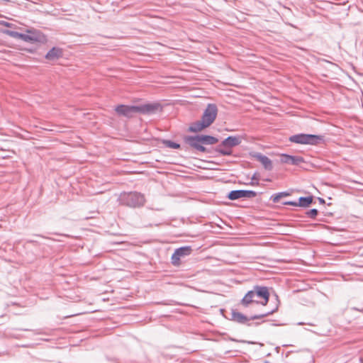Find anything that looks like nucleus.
<instances>
[{
	"label": "nucleus",
	"instance_id": "obj_3",
	"mask_svg": "<svg viewBox=\"0 0 363 363\" xmlns=\"http://www.w3.org/2000/svg\"><path fill=\"white\" fill-rule=\"evenodd\" d=\"M121 205L130 208H140L144 206L145 202V196L143 194L137 191H130L121 193L118 198Z\"/></svg>",
	"mask_w": 363,
	"mask_h": 363
},
{
	"label": "nucleus",
	"instance_id": "obj_2",
	"mask_svg": "<svg viewBox=\"0 0 363 363\" xmlns=\"http://www.w3.org/2000/svg\"><path fill=\"white\" fill-rule=\"evenodd\" d=\"M256 296L257 298L263 299V301H259L260 304L266 306L269 299V292L267 286L255 285L252 290L247 292L244 297L240 301V305L247 308L252 303L251 298Z\"/></svg>",
	"mask_w": 363,
	"mask_h": 363
},
{
	"label": "nucleus",
	"instance_id": "obj_6",
	"mask_svg": "<svg viewBox=\"0 0 363 363\" xmlns=\"http://www.w3.org/2000/svg\"><path fill=\"white\" fill-rule=\"evenodd\" d=\"M218 107L216 104H208L201 116V121L209 127L216 120L218 115Z\"/></svg>",
	"mask_w": 363,
	"mask_h": 363
},
{
	"label": "nucleus",
	"instance_id": "obj_5",
	"mask_svg": "<svg viewBox=\"0 0 363 363\" xmlns=\"http://www.w3.org/2000/svg\"><path fill=\"white\" fill-rule=\"evenodd\" d=\"M27 33H21L20 39L26 43H43L46 42L47 38L40 30L35 29H28Z\"/></svg>",
	"mask_w": 363,
	"mask_h": 363
},
{
	"label": "nucleus",
	"instance_id": "obj_26",
	"mask_svg": "<svg viewBox=\"0 0 363 363\" xmlns=\"http://www.w3.org/2000/svg\"><path fill=\"white\" fill-rule=\"evenodd\" d=\"M1 24L6 27H9V28H11L13 26L12 23L7 22V21H1Z\"/></svg>",
	"mask_w": 363,
	"mask_h": 363
},
{
	"label": "nucleus",
	"instance_id": "obj_24",
	"mask_svg": "<svg viewBox=\"0 0 363 363\" xmlns=\"http://www.w3.org/2000/svg\"><path fill=\"white\" fill-rule=\"evenodd\" d=\"M318 214V211L316 208H312L306 213L307 217L315 219Z\"/></svg>",
	"mask_w": 363,
	"mask_h": 363
},
{
	"label": "nucleus",
	"instance_id": "obj_7",
	"mask_svg": "<svg viewBox=\"0 0 363 363\" xmlns=\"http://www.w3.org/2000/svg\"><path fill=\"white\" fill-rule=\"evenodd\" d=\"M137 106V113L143 115H152L162 112L163 106L160 102L147 103Z\"/></svg>",
	"mask_w": 363,
	"mask_h": 363
},
{
	"label": "nucleus",
	"instance_id": "obj_29",
	"mask_svg": "<svg viewBox=\"0 0 363 363\" xmlns=\"http://www.w3.org/2000/svg\"><path fill=\"white\" fill-rule=\"evenodd\" d=\"M289 25L290 26L293 27V28H296V26H294V25H293V24H291V23H289Z\"/></svg>",
	"mask_w": 363,
	"mask_h": 363
},
{
	"label": "nucleus",
	"instance_id": "obj_8",
	"mask_svg": "<svg viewBox=\"0 0 363 363\" xmlns=\"http://www.w3.org/2000/svg\"><path fill=\"white\" fill-rule=\"evenodd\" d=\"M257 196V192L252 190L238 189L232 190L226 196L229 200L235 201L242 198H254Z\"/></svg>",
	"mask_w": 363,
	"mask_h": 363
},
{
	"label": "nucleus",
	"instance_id": "obj_19",
	"mask_svg": "<svg viewBox=\"0 0 363 363\" xmlns=\"http://www.w3.org/2000/svg\"><path fill=\"white\" fill-rule=\"evenodd\" d=\"M291 195V192L285 191H281L278 193L273 194L270 196V200L272 201L273 203H278L280 200V199L286 196H289Z\"/></svg>",
	"mask_w": 363,
	"mask_h": 363
},
{
	"label": "nucleus",
	"instance_id": "obj_12",
	"mask_svg": "<svg viewBox=\"0 0 363 363\" xmlns=\"http://www.w3.org/2000/svg\"><path fill=\"white\" fill-rule=\"evenodd\" d=\"M241 142L242 138L240 135H230L220 143V146L232 148L239 145Z\"/></svg>",
	"mask_w": 363,
	"mask_h": 363
},
{
	"label": "nucleus",
	"instance_id": "obj_15",
	"mask_svg": "<svg viewBox=\"0 0 363 363\" xmlns=\"http://www.w3.org/2000/svg\"><path fill=\"white\" fill-rule=\"evenodd\" d=\"M206 128L208 127L204 123V122L201 121H197L191 123V125L188 128V132L196 133L204 130Z\"/></svg>",
	"mask_w": 363,
	"mask_h": 363
},
{
	"label": "nucleus",
	"instance_id": "obj_31",
	"mask_svg": "<svg viewBox=\"0 0 363 363\" xmlns=\"http://www.w3.org/2000/svg\"><path fill=\"white\" fill-rule=\"evenodd\" d=\"M264 363H270L269 361H264Z\"/></svg>",
	"mask_w": 363,
	"mask_h": 363
},
{
	"label": "nucleus",
	"instance_id": "obj_1",
	"mask_svg": "<svg viewBox=\"0 0 363 363\" xmlns=\"http://www.w3.org/2000/svg\"><path fill=\"white\" fill-rule=\"evenodd\" d=\"M182 140L184 145L196 152L212 153L214 152L223 156H230L233 154V151L230 147H223L222 148L223 146H220V145L214 149L206 147L207 145L216 144L219 141L218 138L211 135L196 134L184 135Z\"/></svg>",
	"mask_w": 363,
	"mask_h": 363
},
{
	"label": "nucleus",
	"instance_id": "obj_30",
	"mask_svg": "<svg viewBox=\"0 0 363 363\" xmlns=\"http://www.w3.org/2000/svg\"><path fill=\"white\" fill-rule=\"evenodd\" d=\"M265 181L267 182H271V179H266Z\"/></svg>",
	"mask_w": 363,
	"mask_h": 363
},
{
	"label": "nucleus",
	"instance_id": "obj_16",
	"mask_svg": "<svg viewBox=\"0 0 363 363\" xmlns=\"http://www.w3.org/2000/svg\"><path fill=\"white\" fill-rule=\"evenodd\" d=\"M305 138H306V133H298V134L291 135L289 138V140L291 143L305 145Z\"/></svg>",
	"mask_w": 363,
	"mask_h": 363
},
{
	"label": "nucleus",
	"instance_id": "obj_22",
	"mask_svg": "<svg viewBox=\"0 0 363 363\" xmlns=\"http://www.w3.org/2000/svg\"><path fill=\"white\" fill-rule=\"evenodd\" d=\"M180 259H181V257L179 256H178L177 252L174 250V253L172 255V257H171V263L174 266L178 267L181 264Z\"/></svg>",
	"mask_w": 363,
	"mask_h": 363
},
{
	"label": "nucleus",
	"instance_id": "obj_13",
	"mask_svg": "<svg viewBox=\"0 0 363 363\" xmlns=\"http://www.w3.org/2000/svg\"><path fill=\"white\" fill-rule=\"evenodd\" d=\"M325 143V137L320 135L306 134L305 145H317Z\"/></svg>",
	"mask_w": 363,
	"mask_h": 363
},
{
	"label": "nucleus",
	"instance_id": "obj_21",
	"mask_svg": "<svg viewBox=\"0 0 363 363\" xmlns=\"http://www.w3.org/2000/svg\"><path fill=\"white\" fill-rule=\"evenodd\" d=\"M2 33L4 34H6L11 38H18V39H20V36L21 35V33H18L17 31H14V30H9V29H4L3 30Z\"/></svg>",
	"mask_w": 363,
	"mask_h": 363
},
{
	"label": "nucleus",
	"instance_id": "obj_28",
	"mask_svg": "<svg viewBox=\"0 0 363 363\" xmlns=\"http://www.w3.org/2000/svg\"><path fill=\"white\" fill-rule=\"evenodd\" d=\"M318 199L320 204H324L325 203V201L323 198L318 197Z\"/></svg>",
	"mask_w": 363,
	"mask_h": 363
},
{
	"label": "nucleus",
	"instance_id": "obj_9",
	"mask_svg": "<svg viewBox=\"0 0 363 363\" xmlns=\"http://www.w3.org/2000/svg\"><path fill=\"white\" fill-rule=\"evenodd\" d=\"M114 110L118 116L131 118L133 113H137V106L120 104L116 106Z\"/></svg>",
	"mask_w": 363,
	"mask_h": 363
},
{
	"label": "nucleus",
	"instance_id": "obj_27",
	"mask_svg": "<svg viewBox=\"0 0 363 363\" xmlns=\"http://www.w3.org/2000/svg\"><path fill=\"white\" fill-rule=\"evenodd\" d=\"M255 298H256V296H252L251 298L252 303H257V304H259L260 303L259 301L258 300L255 299Z\"/></svg>",
	"mask_w": 363,
	"mask_h": 363
},
{
	"label": "nucleus",
	"instance_id": "obj_4",
	"mask_svg": "<svg viewBox=\"0 0 363 363\" xmlns=\"http://www.w3.org/2000/svg\"><path fill=\"white\" fill-rule=\"evenodd\" d=\"M277 309H278V306H277L274 309H273L270 311H268L264 313L259 314V315H254L250 318H248L247 315L237 311L236 310L233 309L232 313H231V315H232L231 320L236 322L238 323H240V324H246L248 326H251L252 325H258L259 324V323H250L249 321L251 320H257V319H261V318H265V317L274 313L275 311H277Z\"/></svg>",
	"mask_w": 363,
	"mask_h": 363
},
{
	"label": "nucleus",
	"instance_id": "obj_17",
	"mask_svg": "<svg viewBox=\"0 0 363 363\" xmlns=\"http://www.w3.org/2000/svg\"><path fill=\"white\" fill-rule=\"evenodd\" d=\"M313 201V196H301L298 198V204L300 207H308Z\"/></svg>",
	"mask_w": 363,
	"mask_h": 363
},
{
	"label": "nucleus",
	"instance_id": "obj_20",
	"mask_svg": "<svg viewBox=\"0 0 363 363\" xmlns=\"http://www.w3.org/2000/svg\"><path fill=\"white\" fill-rule=\"evenodd\" d=\"M162 143L164 145L165 147H169V148H172V149H176V150H179L181 148L180 144H179L176 142L169 140H164L162 141Z\"/></svg>",
	"mask_w": 363,
	"mask_h": 363
},
{
	"label": "nucleus",
	"instance_id": "obj_14",
	"mask_svg": "<svg viewBox=\"0 0 363 363\" xmlns=\"http://www.w3.org/2000/svg\"><path fill=\"white\" fill-rule=\"evenodd\" d=\"M63 56V50L58 47L52 48L45 55V59L50 61L58 60Z\"/></svg>",
	"mask_w": 363,
	"mask_h": 363
},
{
	"label": "nucleus",
	"instance_id": "obj_25",
	"mask_svg": "<svg viewBox=\"0 0 363 363\" xmlns=\"http://www.w3.org/2000/svg\"><path fill=\"white\" fill-rule=\"evenodd\" d=\"M283 205L298 206V201H284V202H283Z\"/></svg>",
	"mask_w": 363,
	"mask_h": 363
},
{
	"label": "nucleus",
	"instance_id": "obj_11",
	"mask_svg": "<svg viewBox=\"0 0 363 363\" xmlns=\"http://www.w3.org/2000/svg\"><path fill=\"white\" fill-rule=\"evenodd\" d=\"M280 162L284 164L298 165L304 162V159L303 157L301 156H294L288 154H282L280 157Z\"/></svg>",
	"mask_w": 363,
	"mask_h": 363
},
{
	"label": "nucleus",
	"instance_id": "obj_23",
	"mask_svg": "<svg viewBox=\"0 0 363 363\" xmlns=\"http://www.w3.org/2000/svg\"><path fill=\"white\" fill-rule=\"evenodd\" d=\"M245 184L250 186L259 185V179L257 177V173L255 172L251 178V182H250L249 183H245Z\"/></svg>",
	"mask_w": 363,
	"mask_h": 363
},
{
	"label": "nucleus",
	"instance_id": "obj_18",
	"mask_svg": "<svg viewBox=\"0 0 363 363\" xmlns=\"http://www.w3.org/2000/svg\"><path fill=\"white\" fill-rule=\"evenodd\" d=\"M175 251L177 252L178 256L182 258L191 255L192 248L191 246H182L175 249Z\"/></svg>",
	"mask_w": 363,
	"mask_h": 363
},
{
	"label": "nucleus",
	"instance_id": "obj_10",
	"mask_svg": "<svg viewBox=\"0 0 363 363\" xmlns=\"http://www.w3.org/2000/svg\"><path fill=\"white\" fill-rule=\"evenodd\" d=\"M250 155L260 162L263 167L268 171H271L273 169L272 161L266 155H262L260 152H250Z\"/></svg>",
	"mask_w": 363,
	"mask_h": 363
}]
</instances>
